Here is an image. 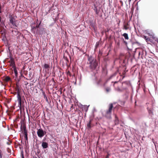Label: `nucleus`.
<instances>
[{"instance_id": "1", "label": "nucleus", "mask_w": 158, "mask_h": 158, "mask_svg": "<svg viewBox=\"0 0 158 158\" xmlns=\"http://www.w3.org/2000/svg\"><path fill=\"white\" fill-rule=\"evenodd\" d=\"M15 94H17V101L18 102V106L19 107L20 109L21 108H24V102L21 100L20 93L18 86H17L15 88Z\"/></svg>"}, {"instance_id": "2", "label": "nucleus", "mask_w": 158, "mask_h": 158, "mask_svg": "<svg viewBox=\"0 0 158 158\" xmlns=\"http://www.w3.org/2000/svg\"><path fill=\"white\" fill-rule=\"evenodd\" d=\"M113 104L112 103H110L109 105V108L106 112L104 116L108 119L111 118V112L113 108Z\"/></svg>"}, {"instance_id": "3", "label": "nucleus", "mask_w": 158, "mask_h": 158, "mask_svg": "<svg viewBox=\"0 0 158 158\" xmlns=\"http://www.w3.org/2000/svg\"><path fill=\"white\" fill-rule=\"evenodd\" d=\"M139 52V57H140L142 59L145 58L146 55V52L142 48H137L135 49V51H138Z\"/></svg>"}, {"instance_id": "4", "label": "nucleus", "mask_w": 158, "mask_h": 158, "mask_svg": "<svg viewBox=\"0 0 158 158\" xmlns=\"http://www.w3.org/2000/svg\"><path fill=\"white\" fill-rule=\"evenodd\" d=\"M20 128L22 133L24 134L25 140V141H27V131L26 129L25 125L24 124H21Z\"/></svg>"}, {"instance_id": "5", "label": "nucleus", "mask_w": 158, "mask_h": 158, "mask_svg": "<svg viewBox=\"0 0 158 158\" xmlns=\"http://www.w3.org/2000/svg\"><path fill=\"white\" fill-rule=\"evenodd\" d=\"M37 133L38 136L41 138L46 134V132L45 131H44L41 128H40L38 129Z\"/></svg>"}, {"instance_id": "6", "label": "nucleus", "mask_w": 158, "mask_h": 158, "mask_svg": "<svg viewBox=\"0 0 158 158\" xmlns=\"http://www.w3.org/2000/svg\"><path fill=\"white\" fill-rule=\"evenodd\" d=\"M89 64L90 68L92 70L95 69L98 65V63L95 60H94V61H93V62L90 63Z\"/></svg>"}, {"instance_id": "7", "label": "nucleus", "mask_w": 158, "mask_h": 158, "mask_svg": "<svg viewBox=\"0 0 158 158\" xmlns=\"http://www.w3.org/2000/svg\"><path fill=\"white\" fill-rule=\"evenodd\" d=\"M10 21L13 26L17 27V26L16 25L15 23V19L12 16H11L10 18Z\"/></svg>"}, {"instance_id": "8", "label": "nucleus", "mask_w": 158, "mask_h": 158, "mask_svg": "<svg viewBox=\"0 0 158 158\" xmlns=\"http://www.w3.org/2000/svg\"><path fill=\"white\" fill-rule=\"evenodd\" d=\"M147 109L149 114L152 116L153 114V112L152 111L153 109L152 107L151 108H149V107H148L147 108Z\"/></svg>"}, {"instance_id": "9", "label": "nucleus", "mask_w": 158, "mask_h": 158, "mask_svg": "<svg viewBox=\"0 0 158 158\" xmlns=\"http://www.w3.org/2000/svg\"><path fill=\"white\" fill-rule=\"evenodd\" d=\"M42 146L43 148H46L48 147V143L46 142H43L42 143Z\"/></svg>"}, {"instance_id": "10", "label": "nucleus", "mask_w": 158, "mask_h": 158, "mask_svg": "<svg viewBox=\"0 0 158 158\" xmlns=\"http://www.w3.org/2000/svg\"><path fill=\"white\" fill-rule=\"evenodd\" d=\"M50 68L49 65V64H44V68L46 70H47L48 71L49 70Z\"/></svg>"}, {"instance_id": "11", "label": "nucleus", "mask_w": 158, "mask_h": 158, "mask_svg": "<svg viewBox=\"0 0 158 158\" xmlns=\"http://www.w3.org/2000/svg\"><path fill=\"white\" fill-rule=\"evenodd\" d=\"M129 25L128 23H125L124 25L123 29L125 30L128 29H129V27L128 26Z\"/></svg>"}, {"instance_id": "12", "label": "nucleus", "mask_w": 158, "mask_h": 158, "mask_svg": "<svg viewBox=\"0 0 158 158\" xmlns=\"http://www.w3.org/2000/svg\"><path fill=\"white\" fill-rule=\"evenodd\" d=\"M9 58L10 59V60H9V62L10 63H12L13 62H15V60L14 58L12 56V55L10 54V55Z\"/></svg>"}, {"instance_id": "13", "label": "nucleus", "mask_w": 158, "mask_h": 158, "mask_svg": "<svg viewBox=\"0 0 158 158\" xmlns=\"http://www.w3.org/2000/svg\"><path fill=\"white\" fill-rule=\"evenodd\" d=\"M11 80V78H10L8 76H6L4 79V81H5V82H7L9 81H10Z\"/></svg>"}, {"instance_id": "14", "label": "nucleus", "mask_w": 158, "mask_h": 158, "mask_svg": "<svg viewBox=\"0 0 158 158\" xmlns=\"http://www.w3.org/2000/svg\"><path fill=\"white\" fill-rule=\"evenodd\" d=\"M13 70L14 72L15 73V77H18V73L17 71V70L16 68L15 67V68H13Z\"/></svg>"}, {"instance_id": "15", "label": "nucleus", "mask_w": 158, "mask_h": 158, "mask_svg": "<svg viewBox=\"0 0 158 158\" xmlns=\"http://www.w3.org/2000/svg\"><path fill=\"white\" fill-rule=\"evenodd\" d=\"M115 124H118L119 123L118 119L116 114H115Z\"/></svg>"}, {"instance_id": "16", "label": "nucleus", "mask_w": 158, "mask_h": 158, "mask_svg": "<svg viewBox=\"0 0 158 158\" xmlns=\"http://www.w3.org/2000/svg\"><path fill=\"white\" fill-rule=\"evenodd\" d=\"M92 120H91V119L90 120L89 122L87 124V127L88 129H90L91 127V123L92 122Z\"/></svg>"}, {"instance_id": "17", "label": "nucleus", "mask_w": 158, "mask_h": 158, "mask_svg": "<svg viewBox=\"0 0 158 158\" xmlns=\"http://www.w3.org/2000/svg\"><path fill=\"white\" fill-rule=\"evenodd\" d=\"M88 60L89 62V63L93 62V61H94L93 58L91 56L89 57V58H88Z\"/></svg>"}, {"instance_id": "18", "label": "nucleus", "mask_w": 158, "mask_h": 158, "mask_svg": "<svg viewBox=\"0 0 158 158\" xmlns=\"http://www.w3.org/2000/svg\"><path fill=\"white\" fill-rule=\"evenodd\" d=\"M10 63V65L12 67V68L13 69L14 68L16 67L15 63V62Z\"/></svg>"}, {"instance_id": "19", "label": "nucleus", "mask_w": 158, "mask_h": 158, "mask_svg": "<svg viewBox=\"0 0 158 158\" xmlns=\"http://www.w3.org/2000/svg\"><path fill=\"white\" fill-rule=\"evenodd\" d=\"M122 35L124 37L126 40L129 39V37L127 34L124 33Z\"/></svg>"}, {"instance_id": "20", "label": "nucleus", "mask_w": 158, "mask_h": 158, "mask_svg": "<svg viewBox=\"0 0 158 158\" xmlns=\"http://www.w3.org/2000/svg\"><path fill=\"white\" fill-rule=\"evenodd\" d=\"M105 90L107 93H108L110 91V89L109 87H106L105 88Z\"/></svg>"}, {"instance_id": "21", "label": "nucleus", "mask_w": 158, "mask_h": 158, "mask_svg": "<svg viewBox=\"0 0 158 158\" xmlns=\"http://www.w3.org/2000/svg\"><path fill=\"white\" fill-rule=\"evenodd\" d=\"M83 109L85 110V112H86L88 110V108L87 107L84 106L82 107Z\"/></svg>"}, {"instance_id": "22", "label": "nucleus", "mask_w": 158, "mask_h": 158, "mask_svg": "<svg viewBox=\"0 0 158 158\" xmlns=\"http://www.w3.org/2000/svg\"><path fill=\"white\" fill-rule=\"evenodd\" d=\"M143 38L147 41H149V39L145 35L143 36Z\"/></svg>"}, {"instance_id": "23", "label": "nucleus", "mask_w": 158, "mask_h": 158, "mask_svg": "<svg viewBox=\"0 0 158 158\" xmlns=\"http://www.w3.org/2000/svg\"><path fill=\"white\" fill-rule=\"evenodd\" d=\"M99 42H97L96 43V45H95V48H98V47L99 45Z\"/></svg>"}, {"instance_id": "24", "label": "nucleus", "mask_w": 158, "mask_h": 158, "mask_svg": "<svg viewBox=\"0 0 158 158\" xmlns=\"http://www.w3.org/2000/svg\"><path fill=\"white\" fill-rule=\"evenodd\" d=\"M126 69V68H125V70ZM127 71V70L126 71V70H124L123 71V72L122 74L123 75H125L126 73V72Z\"/></svg>"}, {"instance_id": "25", "label": "nucleus", "mask_w": 158, "mask_h": 158, "mask_svg": "<svg viewBox=\"0 0 158 158\" xmlns=\"http://www.w3.org/2000/svg\"><path fill=\"white\" fill-rule=\"evenodd\" d=\"M14 31L16 33V34H18L19 33V32L17 29H15V30L12 31L13 32H14Z\"/></svg>"}, {"instance_id": "26", "label": "nucleus", "mask_w": 158, "mask_h": 158, "mask_svg": "<svg viewBox=\"0 0 158 158\" xmlns=\"http://www.w3.org/2000/svg\"><path fill=\"white\" fill-rule=\"evenodd\" d=\"M2 151L0 150V158H2Z\"/></svg>"}, {"instance_id": "27", "label": "nucleus", "mask_w": 158, "mask_h": 158, "mask_svg": "<svg viewBox=\"0 0 158 158\" xmlns=\"http://www.w3.org/2000/svg\"><path fill=\"white\" fill-rule=\"evenodd\" d=\"M101 82H102L101 79H100L99 80V81H98V83L100 84Z\"/></svg>"}, {"instance_id": "28", "label": "nucleus", "mask_w": 158, "mask_h": 158, "mask_svg": "<svg viewBox=\"0 0 158 158\" xmlns=\"http://www.w3.org/2000/svg\"><path fill=\"white\" fill-rule=\"evenodd\" d=\"M110 155L108 153V154H107V156H106V158H109Z\"/></svg>"}, {"instance_id": "29", "label": "nucleus", "mask_w": 158, "mask_h": 158, "mask_svg": "<svg viewBox=\"0 0 158 158\" xmlns=\"http://www.w3.org/2000/svg\"><path fill=\"white\" fill-rule=\"evenodd\" d=\"M95 12H96V13L97 14H98V11L97 10V9L96 8V9Z\"/></svg>"}, {"instance_id": "30", "label": "nucleus", "mask_w": 158, "mask_h": 158, "mask_svg": "<svg viewBox=\"0 0 158 158\" xmlns=\"http://www.w3.org/2000/svg\"><path fill=\"white\" fill-rule=\"evenodd\" d=\"M67 75H70V76L71 75H70V72L69 71L68 72V73H67Z\"/></svg>"}, {"instance_id": "31", "label": "nucleus", "mask_w": 158, "mask_h": 158, "mask_svg": "<svg viewBox=\"0 0 158 158\" xmlns=\"http://www.w3.org/2000/svg\"><path fill=\"white\" fill-rule=\"evenodd\" d=\"M40 23L38 25H37L36 26V28H38L39 27V26H40Z\"/></svg>"}, {"instance_id": "32", "label": "nucleus", "mask_w": 158, "mask_h": 158, "mask_svg": "<svg viewBox=\"0 0 158 158\" xmlns=\"http://www.w3.org/2000/svg\"><path fill=\"white\" fill-rule=\"evenodd\" d=\"M155 41L158 43V39L157 38L155 40Z\"/></svg>"}, {"instance_id": "33", "label": "nucleus", "mask_w": 158, "mask_h": 158, "mask_svg": "<svg viewBox=\"0 0 158 158\" xmlns=\"http://www.w3.org/2000/svg\"><path fill=\"white\" fill-rule=\"evenodd\" d=\"M22 158H24V155L23 154H22Z\"/></svg>"}, {"instance_id": "34", "label": "nucleus", "mask_w": 158, "mask_h": 158, "mask_svg": "<svg viewBox=\"0 0 158 158\" xmlns=\"http://www.w3.org/2000/svg\"><path fill=\"white\" fill-rule=\"evenodd\" d=\"M75 47H76L77 48V49H79V48L77 47H76V46H75Z\"/></svg>"}, {"instance_id": "35", "label": "nucleus", "mask_w": 158, "mask_h": 158, "mask_svg": "<svg viewBox=\"0 0 158 158\" xmlns=\"http://www.w3.org/2000/svg\"><path fill=\"white\" fill-rule=\"evenodd\" d=\"M25 72L27 73V71H24V73H25Z\"/></svg>"}, {"instance_id": "36", "label": "nucleus", "mask_w": 158, "mask_h": 158, "mask_svg": "<svg viewBox=\"0 0 158 158\" xmlns=\"http://www.w3.org/2000/svg\"><path fill=\"white\" fill-rule=\"evenodd\" d=\"M149 104V103H146V104L147 105H148V104Z\"/></svg>"}, {"instance_id": "37", "label": "nucleus", "mask_w": 158, "mask_h": 158, "mask_svg": "<svg viewBox=\"0 0 158 158\" xmlns=\"http://www.w3.org/2000/svg\"><path fill=\"white\" fill-rule=\"evenodd\" d=\"M131 0H128V1L129 2H130L131 1Z\"/></svg>"}, {"instance_id": "38", "label": "nucleus", "mask_w": 158, "mask_h": 158, "mask_svg": "<svg viewBox=\"0 0 158 158\" xmlns=\"http://www.w3.org/2000/svg\"><path fill=\"white\" fill-rule=\"evenodd\" d=\"M66 0H64V2H67V1H66Z\"/></svg>"}, {"instance_id": "39", "label": "nucleus", "mask_w": 158, "mask_h": 158, "mask_svg": "<svg viewBox=\"0 0 158 158\" xmlns=\"http://www.w3.org/2000/svg\"><path fill=\"white\" fill-rule=\"evenodd\" d=\"M124 42L126 44H127V42H125V41H124Z\"/></svg>"}, {"instance_id": "40", "label": "nucleus", "mask_w": 158, "mask_h": 158, "mask_svg": "<svg viewBox=\"0 0 158 158\" xmlns=\"http://www.w3.org/2000/svg\"><path fill=\"white\" fill-rule=\"evenodd\" d=\"M52 79L53 81H54V78H53Z\"/></svg>"}, {"instance_id": "41", "label": "nucleus", "mask_w": 158, "mask_h": 158, "mask_svg": "<svg viewBox=\"0 0 158 158\" xmlns=\"http://www.w3.org/2000/svg\"><path fill=\"white\" fill-rule=\"evenodd\" d=\"M117 83V82L116 81V82H114V83Z\"/></svg>"}, {"instance_id": "42", "label": "nucleus", "mask_w": 158, "mask_h": 158, "mask_svg": "<svg viewBox=\"0 0 158 158\" xmlns=\"http://www.w3.org/2000/svg\"><path fill=\"white\" fill-rule=\"evenodd\" d=\"M73 105H72V106H71V107H73Z\"/></svg>"}, {"instance_id": "43", "label": "nucleus", "mask_w": 158, "mask_h": 158, "mask_svg": "<svg viewBox=\"0 0 158 158\" xmlns=\"http://www.w3.org/2000/svg\"><path fill=\"white\" fill-rule=\"evenodd\" d=\"M124 77H125V76H124L123 77V78H124Z\"/></svg>"}]
</instances>
